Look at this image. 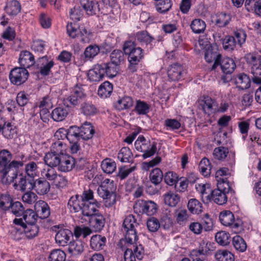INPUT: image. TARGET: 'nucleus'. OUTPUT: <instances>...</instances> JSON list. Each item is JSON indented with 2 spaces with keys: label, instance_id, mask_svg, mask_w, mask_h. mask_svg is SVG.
<instances>
[{
  "label": "nucleus",
  "instance_id": "63",
  "mask_svg": "<svg viewBox=\"0 0 261 261\" xmlns=\"http://www.w3.org/2000/svg\"><path fill=\"white\" fill-rule=\"evenodd\" d=\"M217 189L223 191V192L226 193L227 194H228V193L232 190V188L230 187L229 183L227 181L226 178L224 179L220 178L219 179H217Z\"/></svg>",
  "mask_w": 261,
  "mask_h": 261
},
{
  "label": "nucleus",
  "instance_id": "29",
  "mask_svg": "<svg viewBox=\"0 0 261 261\" xmlns=\"http://www.w3.org/2000/svg\"><path fill=\"white\" fill-rule=\"evenodd\" d=\"M104 69L105 74L109 77H114L118 73L119 66L109 62L107 63L101 64Z\"/></svg>",
  "mask_w": 261,
  "mask_h": 261
},
{
  "label": "nucleus",
  "instance_id": "17",
  "mask_svg": "<svg viewBox=\"0 0 261 261\" xmlns=\"http://www.w3.org/2000/svg\"><path fill=\"white\" fill-rule=\"evenodd\" d=\"M105 75L104 69L101 64H97L89 70L88 76L91 81L99 82L103 79Z\"/></svg>",
  "mask_w": 261,
  "mask_h": 261
},
{
  "label": "nucleus",
  "instance_id": "48",
  "mask_svg": "<svg viewBox=\"0 0 261 261\" xmlns=\"http://www.w3.org/2000/svg\"><path fill=\"white\" fill-rule=\"evenodd\" d=\"M215 104V100L208 96L204 97L203 100H202L200 103L203 111L208 114L212 112L213 107Z\"/></svg>",
  "mask_w": 261,
  "mask_h": 261
},
{
  "label": "nucleus",
  "instance_id": "3",
  "mask_svg": "<svg viewBox=\"0 0 261 261\" xmlns=\"http://www.w3.org/2000/svg\"><path fill=\"white\" fill-rule=\"evenodd\" d=\"M123 50L128 56V69L132 72L136 71L139 63L144 58V50L140 47H136L135 41L127 40L124 43Z\"/></svg>",
  "mask_w": 261,
  "mask_h": 261
},
{
  "label": "nucleus",
  "instance_id": "23",
  "mask_svg": "<svg viewBox=\"0 0 261 261\" xmlns=\"http://www.w3.org/2000/svg\"><path fill=\"white\" fill-rule=\"evenodd\" d=\"M219 65H220L222 72L225 74L232 73L236 67L234 61L228 57L220 60Z\"/></svg>",
  "mask_w": 261,
  "mask_h": 261
},
{
  "label": "nucleus",
  "instance_id": "5",
  "mask_svg": "<svg viewBox=\"0 0 261 261\" xmlns=\"http://www.w3.org/2000/svg\"><path fill=\"white\" fill-rule=\"evenodd\" d=\"M86 97L82 85L74 86L69 96L64 99V105L67 107L76 106L81 103Z\"/></svg>",
  "mask_w": 261,
  "mask_h": 261
},
{
  "label": "nucleus",
  "instance_id": "46",
  "mask_svg": "<svg viewBox=\"0 0 261 261\" xmlns=\"http://www.w3.org/2000/svg\"><path fill=\"white\" fill-rule=\"evenodd\" d=\"M222 44L224 50L232 51L236 47L237 41L233 36L226 35L222 40Z\"/></svg>",
  "mask_w": 261,
  "mask_h": 261
},
{
  "label": "nucleus",
  "instance_id": "59",
  "mask_svg": "<svg viewBox=\"0 0 261 261\" xmlns=\"http://www.w3.org/2000/svg\"><path fill=\"white\" fill-rule=\"evenodd\" d=\"M133 154L128 147H122L118 154V159L121 162H130Z\"/></svg>",
  "mask_w": 261,
  "mask_h": 261
},
{
  "label": "nucleus",
  "instance_id": "62",
  "mask_svg": "<svg viewBox=\"0 0 261 261\" xmlns=\"http://www.w3.org/2000/svg\"><path fill=\"white\" fill-rule=\"evenodd\" d=\"M65 253L60 249L54 250L49 256V261H65Z\"/></svg>",
  "mask_w": 261,
  "mask_h": 261
},
{
  "label": "nucleus",
  "instance_id": "41",
  "mask_svg": "<svg viewBox=\"0 0 261 261\" xmlns=\"http://www.w3.org/2000/svg\"><path fill=\"white\" fill-rule=\"evenodd\" d=\"M133 100L129 96H124L119 99L115 103V108L119 111L127 109L133 105Z\"/></svg>",
  "mask_w": 261,
  "mask_h": 261
},
{
  "label": "nucleus",
  "instance_id": "7",
  "mask_svg": "<svg viewBox=\"0 0 261 261\" xmlns=\"http://www.w3.org/2000/svg\"><path fill=\"white\" fill-rule=\"evenodd\" d=\"M89 226L93 232H100L106 223L105 217L99 212L88 218Z\"/></svg>",
  "mask_w": 261,
  "mask_h": 261
},
{
  "label": "nucleus",
  "instance_id": "39",
  "mask_svg": "<svg viewBox=\"0 0 261 261\" xmlns=\"http://www.w3.org/2000/svg\"><path fill=\"white\" fill-rule=\"evenodd\" d=\"M136 38L138 42L146 45L150 44L154 40V38L146 31L138 32L136 34Z\"/></svg>",
  "mask_w": 261,
  "mask_h": 261
},
{
  "label": "nucleus",
  "instance_id": "18",
  "mask_svg": "<svg viewBox=\"0 0 261 261\" xmlns=\"http://www.w3.org/2000/svg\"><path fill=\"white\" fill-rule=\"evenodd\" d=\"M80 3L88 15L96 14L100 11L98 3L95 0H80Z\"/></svg>",
  "mask_w": 261,
  "mask_h": 261
},
{
  "label": "nucleus",
  "instance_id": "24",
  "mask_svg": "<svg viewBox=\"0 0 261 261\" xmlns=\"http://www.w3.org/2000/svg\"><path fill=\"white\" fill-rule=\"evenodd\" d=\"M234 83L238 89L244 90L250 87L251 80L248 75L242 73L237 75L234 79Z\"/></svg>",
  "mask_w": 261,
  "mask_h": 261
},
{
  "label": "nucleus",
  "instance_id": "16",
  "mask_svg": "<svg viewBox=\"0 0 261 261\" xmlns=\"http://www.w3.org/2000/svg\"><path fill=\"white\" fill-rule=\"evenodd\" d=\"M107 239L100 234H94L91 238L90 246L93 250L98 251L102 250L106 245Z\"/></svg>",
  "mask_w": 261,
  "mask_h": 261
},
{
  "label": "nucleus",
  "instance_id": "49",
  "mask_svg": "<svg viewBox=\"0 0 261 261\" xmlns=\"http://www.w3.org/2000/svg\"><path fill=\"white\" fill-rule=\"evenodd\" d=\"M176 220L178 224L182 225L188 220L189 215L187 211L181 207L176 209L175 211Z\"/></svg>",
  "mask_w": 261,
  "mask_h": 261
},
{
  "label": "nucleus",
  "instance_id": "40",
  "mask_svg": "<svg viewBox=\"0 0 261 261\" xmlns=\"http://www.w3.org/2000/svg\"><path fill=\"white\" fill-rule=\"evenodd\" d=\"M149 177L152 184L158 186L163 180L164 175L162 171L160 168H155L151 171Z\"/></svg>",
  "mask_w": 261,
  "mask_h": 261
},
{
  "label": "nucleus",
  "instance_id": "58",
  "mask_svg": "<svg viewBox=\"0 0 261 261\" xmlns=\"http://www.w3.org/2000/svg\"><path fill=\"white\" fill-rule=\"evenodd\" d=\"M79 31V36L81 37V41L84 43H89L93 36L92 32L83 26L80 28Z\"/></svg>",
  "mask_w": 261,
  "mask_h": 261
},
{
  "label": "nucleus",
  "instance_id": "60",
  "mask_svg": "<svg viewBox=\"0 0 261 261\" xmlns=\"http://www.w3.org/2000/svg\"><path fill=\"white\" fill-rule=\"evenodd\" d=\"M24 229L25 234L28 239L35 237L39 231V227L35 224L27 225Z\"/></svg>",
  "mask_w": 261,
  "mask_h": 261
},
{
  "label": "nucleus",
  "instance_id": "32",
  "mask_svg": "<svg viewBox=\"0 0 261 261\" xmlns=\"http://www.w3.org/2000/svg\"><path fill=\"white\" fill-rule=\"evenodd\" d=\"M61 156L50 151L45 154L44 161L45 164L50 167L59 166L61 158Z\"/></svg>",
  "mask_w": 261,
  "mask_h": 261
},
{
  "label": "nucleus",
  "instance_id": "11",
  "mask_svg": "<svg viewBox=\"0 0 261 261\" xmlns=\"http://www.w3.org/2000/svg\"><path fill=\"white\" fill-rule=\"evenodd\" d=\"M207 198L220 205L226 203L228 199L227 194L218 189L212 190L211 194L207 196Z\"/></svg>",
  "mask_w": 261,
  "mask_h": 261
},
{
  "label": "nucleus",
  "instance_id": "13",
  "mask_svg": "<svg viewBox=\"0 0 261 261\" xmlns=\"http://www.w3.org/2000/svg\"><path fill=\"white\" fill-rule=\"evenodd\" d=\"M58 169L62 172L71 171L75 165V159L70 155L65 154L61 155Z\"/></svg>",
  "mask_w": 261,
  "mask_h": 261
},
{
  "label": "nucleus",
  "instance_id": "19",
  "mask_svg": "<svg viewBox=\"0 0 261 261\" xmlns=\"http://www.w3.org/2000/svg\"><path fill=\"white\" fill-rule=\"evenodd\" d=\"M35 207L38 218L44 219L50 215L49 207L46 202L40 200L36 203Z\"/></svg>",
  "mask_w": 261,
  "mask_h": 261
},
{
  "label": "nucleus",
  "instance_id": "22",
  "mask_svg": "<svg viewBox=\"0 0 261 261\" xmlns=\"http://www.w3.org/2000/svg\"><path fill=\"white\" fill-rule=\"evenodd\" d=\"M247 62L251 65V73L261 74V55L255 56L249 55L247 57Z\"/></svg>",
  "mask_w": 261,
  "mask_h": 261
},
{
  "label": "nucleus",
  "instance_id": "61",
  "mask_svg": "<svg viewBox=\"0 0 261 261\" xmlns=\"http://www.w3.org/2000/svg\"><path fill=\"white\" fill-rule=\"evenodd\" d=\"M150 109V106L146 102L140 100H137L135 110L139 115H146Z\"/></svg>",
  "mask_w": 261,
  "mask_h": 261
},
{
  "label": "nucleus",
  "instance_id": "50",
  "mask_svg": "<svg viewBox=\"0 0 261 261\" xmlns=\"http://www.w3.org/2000/svg\"><path fill=\"white\" fill-rule=\"evenodd\" d=\"M215 239L219 244L225 246L229 243L230 237L228 233L224 231H221L216 233Z\"/></svg>",
  "mask_w": 261,
  "mask_h": 261
},
{
  "label": "nucleus",
  "instance_id": "4",
  "mask_svg": "<svg viewBox=\"0 0 261 261\" xmlns=\"http://www.w3.org/2000/svg\"><path fill=\"white\" fill-rule=\"evenodd\" d=\"M66 137L70 144L71 153H76L80 149V142L82 140L80 129L76 125L71 126L66 130Z\"/></svg>",
  "mask_w": 261,
  "mask_h": 261
},
{
  "label": "nucleus",
  "instance_id": "33",
  "mask_svg": "<svg viewBox=\"0 0 261 261\" xmlns=\"http://www.w3.org/2000/svg\"><path fill=\"white\" fill-rule=\"evenodd\" d=\"M83 203V202L81 200L80 195H75L70 197L68 202V206L71 212L76 213L80 211Z\"/></svg>",
  "mask_w": 261,
  "mask_h": 261
},
{
  "label": "nucleus",
  "instance_id": "54",
  "mask_svg": "<svg viewBox=\"0 0 261 261\" xmlns=\"http://www.w3.org/2000/svg\"><path fill=\"white\" fill-rule=\"evenodd\" d=\"M156 9L160 13H165L169 11L172 6L171 0H158Z\"/></svg>",
  "mask_w": 261,
  "mask_h": 261
},
{
  "label": "nucleus",
  "instance_id": "27",
  "mask_svg": "<svg viewBox=\"0 0 261 261\" xmlns=\"http://www.w3.org/2000/svg\"><path fill=\"white\" fill-rule=\"evenodd\" d=\"M180 200V196L171 191H169L164 195L165 204L170 207H175L179 202Z\"/></svg>",
  "mask_w": 261,
  "mask_h": 261
},
{
  "label": "nucleus",
  "instance_id": "31",
  "mask_svg": "<svg viewBox=\"0 0 261 261\" xmlns=\"http://www.w3.org/2000/svg\"><path fill=\"white\" fill-rule=\"evenodd\" d=\"M230 20L231 16L229 14L221 13L214 16L212 21L219 27L222 28L227 25Z\"/></svg>",
  "mask_w": 261,
  "mask_h": 261
},
{
  "label": "nucleus",
  "instance_id": "52",
  "mask_svg": "<svg viewBox=\"0 0 261 261\" xmlns=\"http://www.w3.org/2000/svg\"><path fill=\"white\" fill-rule=\"evenodd\" d=\"M65 144L62 141L58 140L52 144L50 151L59 155H63L66 154L65 153Z\"/></svg>",
  "mask_w": 261,
  "mask_h": 261
},
{
  "label": "nucleus",
  "instance_id": "35",
  "mask_svg": "<svg viewBox=\"0 0 261 261\" xmlns=\"http://www.w3.org/2000/svg\"><path fill=\"white\" fill-rule=\"evenodd\" d=\"M113 90V86L108 81L101 84L98 90V94L102 98H107L110 96Z\"/></svg>",
  "mask_w": 261,
  "mask_h": 261
},
{
  "label": "nucleus",
  "instance_id": "47",
  "mask_svg": "<svg viewBox=\"0 0 261 261\" xmlns=\"http://www.w3.org/2000/svg\"><path fill=\"white\" fill-rule=\"evenodd\" d=\"M23 219L27 225L35 224L38 219L37 214L31 209H27L22 213Z\"/></svg>",
  "mask_w": 261,
  "mask_h": 261
},
{
  "label": "nucleus",
  "instance_id": "25",
  "mask_svg": "<svg viewBox=\"0 0 261 261\" xmlns=\"http://www.w3.org/2000/svg\"><path fill=\"white\" fill-rule=\"evenodd\" d=\"M5 10L8 15L15 16L20 12V4L17 0L9 1L5 7Z\"/></svg>",
  "mask_w": 261,
  "mask_h": 261
},
{
  "label": "nucleus",
  "instance_id": "26",
  "mask_svg": "<svg viewBox=\"0 0 261 261\" xmlns=\"http://www.w3.org/2000/svg\"><path fill=\"white\" fill-rule=\"evenodd\" d=\"M79 128L82 140H87L92 138L95 133L93 126L90 122H85Z\"/></svg>",
  "mask_w": 261,
  "mask_h": 261
},
{
  "label": "nucleus",
  "instance_id": "42",
  "mask_svg": "<svg viewBox=\"0 0 261 261\" xmlns=\"http://www.w3.org/2000/svg\"><path fill=\"white\" fill-rule=\"evenodd\" d=\"M99 52V48L97 45H89L86 47L83 56L84 57V59H83V62H85L88 60L93 59ZM82 57H83V55H82Z\"/></svg>",
  "mask_w": 261,
  "mask_h": 261
},
{
  "label": "nucleus",
  "instance_id": "44",
  "mask_svg": "<svg viewBox=\"0 0 261 261\" xmlns=\"http://www.w3.org/2000/svg\"><path fill=\"white\" fill-rule=\"evenodd\" d=\"M234 215L230 211H224L220 214L219 220L224 226H230L234 222Z\"/></svg>",
  "mask_w": 261,
  "mask_h": 261
},
{
  "label": "nucleus",
  "instance_id": "37",
  "mask_svg": "<svg viewBox=\"0 0 261 261\" xmlns=\"http://www.w3.org/2000/svg\"><path fill=\"white\" fill-rule=\"evenodd\" d=\"M187 207L192 214L198 215L202 212V203L195 198H192L189 200Z\"/></svg>",
  "mask_w": 261,
  "mask_h": 261
},
{
  "label": "nucleus",
  "instance_id": "12",
  "mask_svg": "<svg viewBox=\"0 0 261 261\" xmlns=\"http://www.w3.org/2000/svg\"><path fill=\"white\" fill-rule=\"evenodd\" d=\"M100 204L96 200L93 202H83L80 211L83 216L90 218L91 216L98 212L97 207H99Z\"/></svg>",
  "mask_w": 261,
  "mask_h": 261
},
{
  "label": "nucleus",
  "instance_id": "6",
  "mask_svg": "<svg viewBox=\"0 0 261 261\" xmlns=\"http://www.w3.org/2000/svg\"><path fill=\"white\" fill-rule=\"evenodd\" d=\"M29 75V72L25 68L15 67L9 73V79L12 84L19 86L25 82Z\"/></svg>",
  "mask_w": 261,
  "mask_h": 261
},
{
  "label": "nucleus",
  "instance_id": "43",
  "mask_svg": "<svg viewBox=\"0 0 261 261\" xmlns=\"http://www.w3.org/2000/svg\"><path fill=\"white\" fill-rule=\"evenodd\" d=\"M217 261H233L234 255L227 250H218L215 255Z\"/></svg>",
  "mask_w": 261,
  "mask_h": 261
},
{
  "label": "nucleus",
  "instance_id": "53",
  "mask_svg": "<svg viewBox=\"0 0 261 261\" xmlns=\"http://www.w3.org/2000/svg\"><path fill=\"white\" fill-rule=\"evenodd\" d=\"M101 167L105 173L111 174L115 170L116 164L110 159H106L102 162Z\"/></svg>",
  "mask_w": 261,
  "mask_h": 261
},
{
  "label": "nucleus",
  "instance_id": "8",
  "mask_svg": "<svg viewBox=\"0 0 261 261\" xmlns=\"http://www.w3.org/2000/svg\"><path fill=\"white\" fill-rule=\"evenodd\" d=\"M139 145L141 149L137 146H135V148L138 151L144 152L142 157L144 159L153 155L156 151V143L155 142L151 144L150 141H147L145 143H139Z\"/></svg>",
  "mask_w": 261,
  "mask_h": 261
},
{
  "label": "nucleus",
  "instance_id": "45",
  "mask_svg": "<svg viewBox=\"0 0 261 261\" xmlns=\"http://www.w3.org/2000/svg\"><path fill=\"white\" fill-rule=\"evenodd\" d=\"M192 31L196 34L203 33L205 29L206 24L205 22L200 19H195L190 25Z\"/></svg>",
  "mask_w": 261,
  "mask_h": 261
},
{
  "label": "nucleus",
  "instance_id": "9",
  "mask_svg": "<svg viewBox=\"0 0 261 261\" xmlns=\"http://www.w3.org/2000/svg\"><path fill=\"white\" fill-rule=\"evenodd\" d=\"M183 68L178 63H175L169 66L167 69L169 80L172 81H178L183 76Z\"/></svg>",
  "mask_w": 261,
  "mask_h": 261
},
{
  "label": "nucleus",
  "instance_id": "51",
  "mask_svg": "<svg viewBox=\"0 0 261 261\" xmlns=\"http://www.w3.org/2000/svg\"><path fill=\"white\" fill-rule=\"evenodd\" d=\"M232 244L234 248L239 252H243L246 250V243L240 236H236L233 238Z\"/></svg>",
  "mask_w": 261,
  "mask_h": 261
},
{
  "label": "nucleus",
  "instance_id": "64",
  "mask_svg": "<svg viewBox=\"0 0 261 261\" xmlns=\"http://www.w3.org/2000/svg\"><path fill=\"white\" fill-rule=\"evenodd\" d=\"M115 189L116 187L114 186V181H111L110 185L105 186V188L99 187L97 189V193L100 197L106 196L108 194L115 193Z\"/></svg>",
  "mask_w": 261,
  "mask_h": 261
},
{
  "label": "nucleus",
  "instance_id": "57",
  "mask_svg": "<svg viewBox=\"0 0 261 261\" xmlns=\"http://www.w3.org/2000/svg\"><path fill=\"white\" fill-rule=\"evenodd\" d=\"M38 168L37 164L35 162H30L25 165V173L24 174L34 178L38 173Z\"/></svg>",
  "mask_w": 261,
  "mask_h": 261
},
{
  "label": "nucleus",
  "instance_id": "10",
  "mask_svg": "<svg viewBox=\"0 0 261 261\" xmlns=\"http://www.w3.org/2000/svg\"><path fill=\"white\" fill-rule=\"evenodd\" d=\"M19 178V190L24 192L26 190L32 191L33 190V186L35 179L28 175L21 173L18 174Z\"/></svg>",
  "mask_w": 261,
  "mask_h": 261
},
{
  "label": "nucleus",
  "instance_id": "1",
  "mask_svg": "<svg viewBox=\"0 0 261 261\" xmlns=\"http://www.w3.org/2000/svg\"><path fill=\"white\" fill-rule=\"evenodd\" d=\"M12 154L7 149L0 151V173L2 174L1 181L3 184H10L17 177L18 169L22 162L11 161Z\"/></svg>",
  "mask_w": 261,
  "mask_h": 261
},
{
  "label": "nucleus",
  "instance_id": "55",
  "mask_svg": "<svg viewBox=\"0 0 261 261\" xmlns=\"http://www.w3.org/2000/svg\"><path fill=\"white\" fill-rule=\"evenodd\" d=\"M199 169L203 175L206 176L211 173V166L210 161L205 158H203L199 164Z\"/></svg>",
  "mask_w": 261,
  "mask_h": 261
},
{
  "label": "nucleus",
  "instance_id": "34",
  "mask_svg": "<svg viewBox=\"0 0 261 261\" xmlns=\"http://www.w3.org/2000/svg\"><path fill=\"white\" fill-rule=\"evenodd\" d=\"M93 232L89 226H76L74 228L73 233L75 237L79 239L82 237L83 238H86Z\"/></svg>",
  "mask_w": 261,
  "mask_h": 261
},
{
  "label": "nucleus",
  "instance_id": "30",
  "mask_svg": "<svg viewBox=\"0 0 261 261\" xmlns=\"http://www.w3.org/2000/svg\"><path fill=\"white\" fill-rule=\"evenodd\" d=\"M140 206L142 213L148 216L154 215L157 211L156 204L152 201H142Z\"/></svg>",
  "mask_w": 261,
  "mask_h": 261
},
{
  "label": "nucleus",
  "instance_id": "56",
  "mask_svg": "<svg viewBox=\"0 0 261 261\" xmlns=\"http://www.w3.org/2000/svg\"><path fill=\"white\" fill-rule=\"evenodd\" d=\"M124 53L119 49L113 50L110 55L111 62L119 66L124 61Z\"/></svg>",
  "mask_w": 261,
  "mask_h": 261
},
{
  "label": "nucleus",
  "instance_id": "36",
  "mask_svg": "<svg viewBox=\"0 0 261 261\" xmlns=\"http://www.w3.org/2000/svg\"><path fill=\"white\" fill-rule=\"evenodd\" d=\"M68 114V110L66 108L58 107L51 113V117L56 121H61L65 119Z\"/></svg>",
  "mask_w": 261,
  "mask_h": 261
},
{
  "label": "nucleus",
  "instance_id": "20",
  "mask_svg": "<svg viewBox=\"0 0 261 261\" xmlns=\"http://www.w3.org/2000/svg\"><path fill=\"white\" fill-rule=\"evenodd\" d=\"M49 189L50 184L45 179L40 178L35 180L33 190L38 194L44 195L49 191Z\"/></svg>",
  "mask_w": 261,
  "mask_h": 261
},
{
  "label": "nucleus",
  "instance_id": "2",
  "mask_svg": "<svg viewBox=\"0 0 261 261\" xmlns=\"http://www.w3.org/2000/svg\"><path fill=\"white\" fill-rule=\"evenodd\" d=\"M139 224L136 222L134 216L132 215L127 216L123 221L122 224V231L125 233L126 241L130 247L133 248V251L135 257L138 259H142L144 254L143 247L137 242L138 237L136 227Z\"/></svg>",
  "mask_w": 261,
  "mask_h": 261
},
{
  "label": "nucleus",
  "instance_id": "28",
  "mask_svg": "<svg viewBox=\"0 0 261 261\" xmlns=\"http://www.w3.org/2000/svg\"><path fill=\"white\" fill-rule=\"evenodd\" d=\"M68 250L72 255H78L83 252L84 244L78 240L70 241L68 244Z\"/></svg>",
  "mask_w": 261,
  "mask_h": 261
},
{
  "label": "nucleus",
  "instance_id": "15",
  "mask_svg": "<svg viewBox=\"0 0 261 261\" xmlns=\"http://www.w3.org/2000/svg\"><path fill=\"white\" fill-rule=\"evenodd\" d=\"M73 237L72 232L68 229L59 230L55 237L56 242L60 246H65L67 245L70 239Z\"/></svg>",
  "mask_w": 261,
  "mask_h": 261
},
{
  "label": "nucleus",
  "instance_id": "38",
  "mask_svg": "<svg viewBox=\"0 0 261 261\" xmlns=\"http://www.w3.org/2000/svg\"><path fill=\"white\" fill-rule=\"evenodd\" d=\"M81 112L86 116H91L98 113V109L95 105L90 102H84L81 106Z\"/></svg>",
  "mask_w": 261,
  "mask_h": 261
},
{
  "label": "nucleus",
  "instance_id": "14",
  "mask_svg": "<svg viewBox=\"0 0 261 261\" xmlns=\"http://www.w3.org/2000/svg\"><path fill=\"white\" fill-rule=\"evenodd\" d=\"M18 62L20 67L27 69L35 64L34 57L31 52L22 50L20 53Z\"/></svg>",
  "mask_w": 261,
  "mask_h": 261
},
{
  "label": "nucleus",
  "instance_id": "21",
  "mask_svg": "<svg viewBox=\"0 0 261 261\" xmlns=\"http://www.w3.org/2000/svg\"><path fill=\"white\" fill-rule=\"evenodd\" d=\"M204 58L206 61L211 63L214 61V63L212 67V70H215L220 64L221 55L217 51H214L212 48H208L205 51Z\"/></svg>",
  "mask_w": 261,
  "mask_h": 261
}]
</instances>
